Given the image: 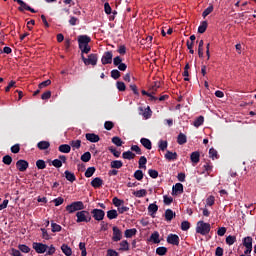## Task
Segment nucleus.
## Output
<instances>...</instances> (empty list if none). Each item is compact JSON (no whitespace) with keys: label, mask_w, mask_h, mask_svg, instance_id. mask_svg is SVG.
<instances>
[{"label":"nucleus","mask_w":256,"mask_h":256,"mask_svg":"<svg viewBox=\"0 0 256 256\" xmlns=\"http://www.w3.org/2000/svg\"><path fill=\"white\" fill-rule=\"evenodd\" d=\"M91 37L87 35H80L78 36V47L81 51V55H88L91 52Z\"/></svg>","instance_id":"f257e3e1"},{"label":"nucleus","mask_w":256,"mask_h":256,"mask_svg":"<svg viewBox=\"0 0 256 256\" xmlns=\"http://www.w3.org/2000/svg\"><path fill=\"white\" fill-rule=\"evenodd\" d=\"M210 231H211V224L207 222H203L202 220H200L197 223L196 233H199L200 235H209Z\"/></svg>","instance_id":"f03ea898"},{"label":"nucleus","mask_w":256,"mask_h":256,"mask_svg":"<svg viewBox=\"0 0 256 256\" xmlns=\"http://www.w3.org/2000/svg\"><path fill=\"white\" fill-rule=\"evenodd\" d=\"M83 209H85V204H83V201L72 202L66 206V211L70 214L75 213V211H83Z\"/></svg>","instance_id":"7ed1b4c3"},{"label":"nucleus","mask_w":256,"mask_h":256,"mask_svg":"<svg viewBox=\"0 0 256 256\" xmlns=\"http://www.w3.org/2000/svg\"><path fill=\"white\" fill-rule=\"evenodd\" d=\"M76 222L78 223H90L91 221V213L87 210H81L76 213Z\"/></svg>","instance_id":"20e7f679"},{"label":"nucleus","mask_w":256,"mask_h":256,"mask_svg":"<svg viewBox=\"0 0 256 256\" xmlns=\"http://www.w3.org/2000/svg\"><path fill=\"white\" fill-rule=\"evenodd\" d=\"M81 59L84 65H92L93 67H95V65H97V61L99 60V56L97 54H90L88 55V58H86L85 55L82 54Z\"/></svg>","instance_id":"39448f33"},{"label":"nucleus","mask_w":256,"mask_h":256,"mask_svg":"<svg viewBox=\"0 0 256 256\" xmlns=\"http://www.w3.org/2000/svg\"><path fill=\"white\" fill-rule=\"evenodd\" d=\"M91 215L93 217V219H95V221H103V219H105V211L101 210V209H93L91 211Z\"/></svg>","instance_id":"423d86ee"},{"label":"nucleus","mask_w":256,"mask_h":256,"mask_svg":"<svg viewBox=\"0 0 256 256\" xmlns=\"http://www.w3.org/2000/svg\"><path fill=\"white\" fill-rule=\"evenodd\" d=\"M102 65H111L113 63V52L107 51L104 52L102 58H101Z\"/></svg>","instance_id":"0eeeda50"},{"label":"nucleus","mask_w":256,"mask_h":256,"mask_svg":"<svg viewBox=\"0 0 256 256\" xmlns=\"http://www.w3.org/2000/svg\"><path fill=\"white\" fill-rule=\"evenodd\" d=\"M33 249L36 251V253L43 254L49 249V246L43 243L34 242L32 244Z\"/></svg>","instance_id":"6e6552de"},{"label":"nucleus","mask_w":256,"mask_h":256,"mask_svg":"<svg viewBox=\"0 0 256 256\" xmlns=\"http://www.w3.org/2000/svg\"><path fill=\"white\" fill-rule=\"evenodd\" d=\"M112 231H113L112 241L117 243L118 241H121V239H123V232H121L119 227L114 226L112 228Z\"/></svg>","instance_id":"1a4fd4ad"},{"label":"nucleus","mask_w":256,"mask_h":256,"mask_svg":"<svg viewBox=\"0 0 256 256\" xmlns=\"http://www.w3.org/2000/svg\"><path fill=\"white\" fill-rule=\"evenodd\" d=\"M16 169H18V171H20L21 173H25V171L29 169V162H27L26 160H18L16 162Z\"/></svg>","instance_id":"9d476101"},{"label":"nucleus","mask_w":256,"mask_h":256,"mask_svg":"<svg viewBox=\"0 0 256 256\" xmlns=\"http://www.w3.org/2000/svg\"><path fill=\"white\" fill-rule=\"evenodd\" d=\"M167 243L179 246V236L177 234H169L167 236Z\"/></svg>","instance_id":"9b49d317"},{"label":"nucleus","mask_w":256,"mask_h":256,"mask_svg":"<svg viewBox=\"0 0 256 256\" xmlns=\"http://www.w3.org/2000/svg\"><path fill=\"white\" fill-rule=\"evenodd\" d=\"M85 137L87 141H90V143H99V141H101V138L99 137V135L95 133H87Z\"/></svg>","instance_id":"f8f14e48"},{"label":"nucleus","mask_w":256,"mask_h":256,"mask_svg":"<svg viewBox=\"0 0 256 256\" xmlns=\"http://www.w3.org/2000/svg\"><path fill=\"white\" fill-rule=\"evenodd\" d=\"M90 185L94 187V189H99L100 187H103V179L96 177L91 181Z\"/></svg>","instance_id":"ddd939ff"},{"label":"nucleus","mask_w":256,"mask_h":256,"mask_svg":"<svg viewBox=\"0 0 256 256\" xmlns=\"http://www.w3.org/2000/svg\"><path fill=\"white\" fill-rule=\"evenodd\" d=\"M148 241H150V243H154V245H158V243H161V240L159 239V233L157 231L153 232L149 237Z\"/></svg>","instance_id":"4468645a"},{"label":"nucleus","mask_w":256,"mask_h":256,"mask_svg":"<svg viewBox=\"0 0 256 256\" xmlns=\"http://www.w3.org/2000/svg\"><path fill=\"white\" fill-rule=\"evenodd\" d=\"M172 193L174 195H181V193H183V184L176 183L172 188Z\"/></svg>","instance_id":"2eb2a0df"},{"label":"nucleus","mask_w":256,"mask_h":256,"mask_svg":"<svg viewBox=\"0 0 256 256\" xmlns=\"http://www.w3.org/2000/svg\"><path fill=\"white\" fill-rule=\"evenodd\" d=\"M37 147L40 151H45L51 147V143H49V141H40L37 143Z\"/></svg>","instance_id":"dca6fc26"},{"label":"nucleus","mask_w":256,"mask_h":256,"mask_svg":"<svg viewBox=\"0 0 256 256\" xmlns=\"http://www.w3.org/2000/svg\"><path fill=\"white\" fill-rule=\"evenodd\" d=\"M64 175L67 181H70V183H74V181H77V177L75 176V173H72L69 170H66L64 172Z\"/></svg>","instance_id":"f3484780"},{"label":"nucleus","mask_w":256,"mask_h":256,"mask_svg":"<svg viewBox=\"0 0 256 256\" xmlns=\"http://www.w3.org/2000/svg\"><path fill=\"white\" fill-rule=\"evenodd\" d=\"M177 152H171V151H167L165 154V159H167V161H177Z\"/></svg>","instance_id":"a211bd4d"},{"label":"nucleus","mask_w":256,"mask_h":256,"mask_svg":"<svg viewBox=\"0 0 256 256\" xmlns=\"http://www.w3.org/2000/svg\"><path fill=\"white\" fill-rule=\"evenodd\" d=\"M157 211H159V206H157V204L152 203L148 206V213L152 216L155 217V213H157Z\"/></svg>","instance_id":"6ab92c4d"},{"label":"nucleus","mask_w":256,"mask_h":256,"mask_svg":"<svg viewBox=\"0 0 256 256\" xmlns=\"http://www.w3.org/2000/svg\"><path fill=\"white\" fill-rule=\"evenodd\" d=\"M61 251H62V253H64V255H66V256H71V255H73V250H72L71 247H69V245H67V244H62V246H61Z\"/></svg>","instance_id":"aec40b11"},{"label":"nucleus","mask_w":256,"mask_h":256,"mask_svg":"<svg viewBox=\"0 0 256 256\" xmlns=\"http://www.w3.org/2000/svg\"><path fill=\"white\" fill-rule=\"evenodd\" d=\"M200 159H201V154L198 151H195V152L191 153L190 160L193 163H195V164L199 163Z\"/></svg>","instance_id":"412c9836"},{"label":"nucleus","mask_w":256,"mask_h":256,"mask_svg":"<svg viewBox=\"0 0 256 256\" xmlns=\"http://www.w3.org/2000/svg\"><path fill=\"white\" fill-rule=\"evenodd\" d=\"M13 1H15V3H18V5H20V7L18 8L19 11L21 12L28 11V8L30 6L27 5V3H25L23 0H13Z\"/></svg>","instance_id":"4be33fe9"},{"label":"nucleus","mask_w":256,"mask_h":256,"mask_svg":"<svg viewBox=\"0 0 256 256\" xmlns=\"http://www.w3.org/2000/svg\"><path fill=\"white\" fill-rule=\"evenodd\" d=\"M58 151L60 153H71V145H69V144H61L58 147Z\"/></svg>","instance_id":"5701e85b"},{"label":"nucleus","mask_w":256,"mask_h":256,"mask_svg":"<svg viewBox=\"0 0 256 256\" xmlns=\"http://www.w3.org/2000/svg\"><path fill=\"white\" fill-rule=\"evenodd\" d=\"M140 143H141V145H143V147H145V149H148V150H151L153 147L151 140H149L147 138H141Z\"/></svg>","instance_id":"b1692460"},{"label":"nucleus","mask_w":256,"mask_h":256,"mask_svg":"<svg viewBox=\"0 0 256 256\" xmlns=\"http://www.w3.org/2000/svg\"><path fill=\"white\" fill-rule=\"evenodd\" d=\"M243 246L246 248H253V238L251 236H247L243 239Z\"/></svg>","instance_id":"393cba45"},{"label":"nucleus","mask_w":256,"mask_h":256,"mask_svg":"<svg viewBox=\"0 0 256 256\" xmlns=\"http://www.w3.org/2000/svg\"><path fill=\"white\" fill-rule=\"evenodd\" d=\"M134 235H137V230L135 228L127 229L124 232L126 239H131V237H134Z\"/></svg>","instance_id":"a878e982"},{"label":"nucleus","mask_w":256,"mask_h":256,"mask_svg":"<svg viewBox=\"0 0 256 256\" xmlns=\"http://www.w3.org/2000/svg\"><path fill=\"white\" fill-rule=\"evenodd\" d=\"M112 169H121L123 167V161L121 160H113L110 164Z\"/></svg>","instance_id":"bb28decb"},{"label":"nucleus","mask_w":256,"mask_h":256,"mask_svg":"<svg viewBox=\"0 0 256 256\" xmlns=\"http://www.w3.org/2000/svg\"><path fill=\"white\" fill-rule=\"evenodd\" d=\"M132 195H134V197H138L139 199H141V197L147 196V190L141 189L138 191H134V192H132Z\"/></svg>","instance_id":"cd10ccee"},{"label":"nucleus","mask_w":256,"mask_h":256,"mask_svg":"<svg viewBox=\"0 0 256 256\" xmlns=\"http://www.w3.org/2000/svg\"><path fill=\"white\" fill-rule=\"evenodd\" d=\"M173 217H175V212L171 209H167L165 211V220L166 221H173Z\"/></svg>","instance_id":"c85d7f7f"},{"label":"nucleus","mask_w":256,"mask_h":256,"mask_svg":"<svg viewBox=\"0 0 256 256\" xmlns=\"http://www.w3.org/2000/svg\"><path fill=\"white\" fill-rule=\"evenodd\" d=\"M178 145H185L187 143V136L183 133H180L177 137Z\"/></svg>","instance_id":"c756f323"},{"label":"nucleus","mask_w":256,"mask_h":256,"mask_svg":"<svg viewBox=\"0 0 256 256\" xmlns=\"http://www.w3.org/2000/svg\"><path fill=\"white\" fill-rule=\"evenodd\" d=\"M139 169H147V158L145 156H141L138 161Z\"/></svg>","instance_id":"7c9ffc66"},{"label":"nucleus","mask_w":256,"mask_h":256,"mask_svg":"<svg viewBox=\"0 0 256 256\" xmlns=\"http://www.w3.org/2000/svg\"><path fill=\"white\" fill-rule=\"evenodd\" d=\"M95 171H97V169L95 167H88L86 172H85V177L89 178V177H93V175H95Z\"/></svg>","instance_id":"2f4dec72"},{"label":"nucleus","mask_w":256,"mask_h":256,"mask_svg":"<svg viewBox=\"0 0 256 256\" xmlns=\"http://www.w3.org/2000/svg\"><path fill=\"white\" fill-rule=\"evenodd\" d=\"M123 159H127L128 161H131L135 157V153H132L131 151H126L122 153Z\"/></svg>","instance_id":"473e14b6"},{"label":"nucleus","mask_w":256,"mask_h":256,"mask_svg":"<svg viewBox=\"0 0 256 256\" xmlns=\"http://www.w3.org/2000/svg\"><path fill=\"white\" fill-rule=\"evenodd\" d=\"M107 217L110 220L117 219L119 217V214L117 213V210H109L107 212Z\"/></svg>","instance_id":"72a5a7b5"},{"label":"nucleus","mask_w":256,"mask_h":256,"mask_svg":"<svg viewBox=\"0 0 256 256\" xmlns=\"http://www.w3.org/2000/svg\"><path fill=\"white\" fill-rule=\"evenodd\" d=\"M209 157L210 159H219V153L217 152V150H215V148H210L209 150Z\"/></svg>","instance_id":"f704fd0d"},{"label":"nucleus","mask_w":256,"mask_h":256,"mask_svg":"<svg viewBox=\"0 0 256 256\" xmlns=\"http://www.w3.org/2000/svg\"><path fill=\"white\" fill-rule=\"evenodd\" d=\"M235 243H237V237L236 236L229 235V236L226 237V244L227 245H234Z\"/></svg>","instance_id":"c9c22d12"},{"label":"nucleus","mask_w":256,"mask_h":256,"mask_svg":"<svg viewBox=\"0 0 256 256\" xmlns=\"http://www.w3.org/2000/svg\"><path fill=\"white\" fill-rule=\"evenodd\" d=\"M161 88V82H154V85L150 88V93L156 95L157 90Z\"/></svg>","instance_id":"e433bc0d"},{"label":"nucleus","mask_w":256,"mask_h":256,"mask_svg":"<svg viewBox=\"0 0 256 256\" xmlns=\"http://www.w3.org/2000/svg\"><path fill=\"white\" fill-rule=\"evenodd\" d=\"M119 251H129V242L127 240H123L122 242H120Z\"/></svg>","instance_id":"4c0bfd02"},{"label":"nucleus","mask_w":256,"mask_h":256,"mask_svg":"<svg viewBox=\"0 0 256 256\" xmlns=\"http://www.w3.org/2000/svg\"><path fill=\"white\" fill-rule=\"evenodd\" d=\"M205 122V117L199 116L193 123L194 127H201L203 123Z\"/></svg>","instance_id":"58836bf2"},{"label":"nucleus","mask_w":256,"mask_h":256,"mask_svg":"<svg viewBox=\"0 0 256 256\" xmlns=\"http://www.w3.org/2000/svg\"><path fill=\"white\" fill-rule=\"evenodd\" d=\"M207 27H208L207 21H203L198 27V33H201V34L205 33V31H207Z\"/></svg>","instance_id":"ea45409f"},{"label":"nucleus","mask_w":256,"mask_h":256,"mask_svg":"<svg viewBox=\"0 0 256 256\" xmlns=\"http://www.w3.org/2000/svg\"><path fill=\"white\" fill-rule=\"evenodd\" d=\"M81 161H83V163H89L91 161V152H85L81 156Z\"/></svg>","instance_id":"a19ab883"},{"label":"nucleus","mask_w":256,"mask_h":256,"mask_svg":"<svg viewBox=\"0 0 256 256\" xmlns=\"http://www.w3.org/2000/svg\"><path fill=\"white\" fill-rule=\"evenodd\" d=\"M156 254L160 256L167 255V247L161 246L156 249Z\"/></svg>","instance_id":"79ce46f5"},{"label":"nucleus","mask_w":256,"mask_h":256,"mask_svg":"<svg viewBox=\"0 0 256 256\" xmlns=\"http://www.w3.org/2000/svg\"><path fill=\"white\" fill-rule=\"evenodd\" d=\"M112 143L116 145V147H121L123 145V140H121L119 136H115L112 138Z\"/></svg>","instance_id":"37998d69"},{"label":"nucleus","mask_w":256,"mask_h":256,"mask_svg":"<svg viewBox=\"0 0 256 256\" xmlns=\"http://www.w3.org/2000/svg\"><path fill=\"white\" fill-rule=\"evenodd\" d=\"M51 227H52V233H59L62 229L61 225H59L55 222L51 223Z\"/></svg>","instance_id":"c03bdc74"},{"label":"nucleus","mask_w":256,"mask_h":256,"mask_svg":"<svg viewBox=\"0 0 256 256\" xmlns=\"http://www.w3.org/2000/svg\"><path fill=\"white\" fill-rule=\"evenodd\" d=\"M70 145L74 149H81V140H72Z\"/></svg>","instance_id":"a18cd8bd"},{"label":"nucleus","mask_w":256,"mask_h":256,"mask_svg":"<svg viewBox=\"0 0 256 256\" xmlns=\"http://www.w3.org/2000/svg\"><path fill=\"white\" fill-rule=\"evenodd\" d=\"M2 162L4 163V165H11V163H13V158L9 155H5L2 158Z\"/></svg>","instance_id":"49530a36"},{"label":"nucleus","mask_w":256,"mask_h":256,"mask_svg":"<svg viewBox=\"0 0 256 256\" xmlns=\"http://www.w3.org/2000/svg\"><path fill=\"white\" fill-rule=\"evenodd\" d=\"M18 249L19 251H21L22 253H29V251H31V248H29V246L25 245V244H20L18 245Z\"/></svg>","instance_id":"de8ad7c7"},{"label":"nucleus","mask_w":256,"mask_h":256,"mask_svg":"<svg viewBox=\"0 0 256 256\" xmlns=\"http://www.w3.org/2000/svg\"><path fill=\"white\" fill-rule=\"evenodd\" d=\"M112 203H113V205H115V207H121V205H123V203H125V201H123V200H121V199H119V198H117V197H114L113 199H112Z\"/></svg>","instance_id":"09e8293b"},{"label":"nucleus","mask_w":256,"mask_h":256,"mask_svg":"<svg viewBox=\"0 0 256 256\" xmlns=\"http://www.w3.org/2000/svg\"><path fill=\"white\" fill-rule=\"evenodd\" d=\"M211 13H213V5L209 6L203 11L202 13L203 19H205V17H207L208 15H211Z\"/></svg>","instance_id":"8fccbe9b"},{"label":"nucleus","mask_w":256,"mask_h":256,"mask_svg":"<svg viewBox=\"0 0 256 256\" xmlns=\"http://www.w3.org/2000/svg\"><path fill=\"white\" fill-rule=\"evenodd\" d=\"M36 167L37 169H46L47 168V164L44 162V160H37L36 161Z\"/></svg>","instance_id":"3c124183"},{"label":"nucleus","mask_w":256,"mask_h":256,"mask_svg":"<svg viewBox=\"0 0 256 256\" xmlns=\"http://www.w3.org/2000/svg\"><path fill=\"white\" fill-rule=\"evenodd\" d=\"M134 178L137 179V181L143 180V171L142 170H136L134 172Z\"/></svg>","instance_id":"603ef678"},{"label":"nucleus","mask_w":256,"mask_h":256,"mask_svg":"<svg viewBox=\"0 0 256 256\" xmlns=\"http://www.w3.org/2000/svg\"><path fill=\"white\" fill-rule=\"evenodd\" d=\"M148 175L152 178V179H157L159 177V172L157 170H153V169H149L148 170Z\"/></svg>","instance_id":"864d4df0"},{"label":"nucleus","mask_w":256,"mask_h":256,"mask_svg":"<svg viewBox=\"0 0 256 256\" xmlns=\"http://www.w3.org/2000/svg\"><path fill=\"white\" fill-rule=\"evenodd\" d=\"M181 229L182 231H189V229H191V223H189V221H183L181 223Z\"/></svg>","instance_id":"5fc2aeb1"},{"label":"nucleus","mask_w":256,"mask_h":256,"mask_svg":"<svg viewBox=\"0 0 256 256\" xmlns=\"http://www.w3.org/2000/svg\"><path fill=\"white\" fill-rule=\"evenodd\" d=\"M79 249L81 251V256H87V248H85L84 242L79 243Z\"/></svg>","instance_id":"6e6d98bb"},{"label":"nucleus","mask_w":256,"mask_h":256,"mask_svg":"<svg viewBox=\"0 0 256 256\" xmlns=\"http://www.w3.org/2000/svg\"><path fill=\"white\" fill-rule=\"evenodd\" d=\"M116 87L118 91H125L127 89V86H125V82L118 81L116 83Z\"/></svg>","instance_id":"4d7b16f0"},{"label":"nucleus","mask_w":256,"mask_h":256,"mask_svg":"<svg viewBox=\"0 0 256 256\" xmlns=\"http://www.w3.org/2000/svg\"><path fill=\"white\" fill-rule=\"evenodd\" d=\"M111 77H112V79L117 80V79H119V77H121V72H119V70H117V69H114L111 71Z\"/></svg>","instance_id":"13d9d810"},{"label":"nucleus","mask_w":256,"mask_h":256,"mask_svg":"<svg viewBox=\"0 0 256 256\" xmlns=\"http://www.w3.org/2000/svg\"><path fill=\"white\" fill-rule=\"evenodd\" d=\"M40 231L42 232V239H46V241H49V239H51V236H49L47 229L41 228Z\"/></svg>","instance_id":"bf43d9fd"},{"label":"nucleus","mask_w":256,"mask_h":256,"mask_svg":"<svg viewBox=\"0 0 256 256\" xmlns=\"http://www.w3.org/2000/svg\"><path fill=\"white\" fill-rule=\"evenodd\" d=\"M113 127H115V124L111 121H106L104 123V128L106 129V131H111V129H113Z\"/></svg>","instance_id":"052dcab7"},{"label":"nucleus","mask_w":256,"mask_h":256,"mask_svg":"<svg viewBox=\"0 0 256 256\" xmlns=\"http://www.w3.org/2000/svg\"><path fill=\"white\" fill-rule=\"evenodd\" d=\"M52 165L53 167H56V169H60V167H63V162H61L59 159H54L52 161Z\"/></svg>","instance_id":"680f3d73"},{"label":"nucleus","mask_w":256,"mask_h":256,"mask_svg":"<svg viewBox=\"0 0 256 256\" xmlns=\"http://www.w3.org/2000/svg\"><path fill=\"white\" fill-rule=\"evenodd\" d=\"M108 150L110 151V153H112V155H114V157H121V152L117 151V149H115L114 147H109Z\"/></svg>","instance_id":"e2e57ef3"},{"label":"nucleus","mask_w":256,"mask_h":256,"mask_svg":"<svg viewBox=\"0 0 256 256\" xmlns=\"http://www.w3.org/2000/svg\"><path fill=\"white\" fill-rule=\"evenodd\" d=\"M131 151H134L136 155H143V152L141 151V148L138 145H132Z\"/></svg>","instance_id":"0e129e2a"},{"label":"nucleus","mask_w":256,"mask_h":256,"mask_svg":"<svg viewBox=\"0 0 256 256\" xmlns=\"http://www.w3.org/2000/svg\"><path fill=\"white\" fill-rule=\"evenodd\" d=\"M11 153L17 154L21 151V146L19 144H15L10 148Z\"/></svg>","instance_id":"69168bd1"},{"label":"nucleus","mask_w":256,"mask_h":256,"mask_svg":"<svg viewBox=\"0 0 256 256\" xmlns=\"http://www.w3.org/2000/svg\"><path fill=\"white\" fill-rule=\"evenodd\" d=\"M167 141L165 140H160L159 141V149H161V151H165V149H167Z\"/></svg>","instance_id":"338daca9"},{"label":"nucleus","mask_w":256,"mask_h":256,"mask_svg":"<svg viewBox=\"0 0 256 256\" xmlns=\"http://www.w3.org/2000/svg\"><path fill=\"white\" fill-rule=\"evenodd\" d=\"M164 203H165V205H171L173 203V197L165 195Z\"/></svg>","instance_id":"774afa93"}]
</instances>
